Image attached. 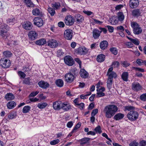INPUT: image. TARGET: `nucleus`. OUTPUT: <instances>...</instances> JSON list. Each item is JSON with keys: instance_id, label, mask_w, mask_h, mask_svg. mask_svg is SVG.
<instances>
[{"instance_id": "a19ab883", "label": "nucleus", "mask_w": 146, "mask_h": 146, "mask_svg": "<svg viewBox=\"0 0 146 146\" xmlns=\"http://www.w3.org/2000/svg\"><path fill=\"white\" fill-rule=\"evenodd\" d=\"M145 60L140 59H138L136 61L137 63L139 66L144 65Z\"/></svg>"}, {"instance_id": "6e6d98bb", "label": "nucleus", "mask_w": 146, "mask_h": 146, "mask_svg": "<svg viewBox=\"0 0 146 146\" xmlns=\"http://www.w3.org/2000/svg\"><path fill=\"white\" fill-rule=\"evenodd\" d=\"M60 140L59 139H56L51 141L50 143L52 145H55L58 144Z\"/></svg>"}, {"instance_id": "a878e982", "label": "nucleus", "mask_w": 146, "mask_h": 146, "mask_svg": "<svg viewBox=\"0 0 146 146\" xmlns=\"http://www.w3.org/2000/svg\"><path fill=\"white\" fill-rule=\"evenodd\" d=\"M105 58V55L103 54L98 55L97 57V60L98 62H103Z\"/></svg>"}, {"instance_id": "79ce46f5", "label": "nucleus", "mask_w": 146, "mask_h": 146, "mask_svg": "<svg viewBox=\"0 0 146 146\" xmlns=\"http://www.w3.org/2000/svg\"><path fill=\"white\" fill-rule=\"evenodd\" d=\"M48 11L51 16H53L54 15L55 12L54 9L52 7L48 8Z\"/></svg>"}, {"instance_id": "13d9d810", "label": "nucleus", "mask_w": 146, "mask_h": 146, "mask_svg": "<svg viewBox=\"0 0 146 146\" xmlns=\"http://www.w3.org/2000/svg\"><path fill=\"white\" fill-rule=\"evenodd\" d=\"M131 41L136 45H139V41L137 38L135 39H132Z\"/></svg>"}, {"instance_id": "c756f323", "label": "nucleus", "mask_w": 146, "mask_h": 146, "mask_svg": "<svg viewBox=\"0 0 146 146\" xmlns=\"http://www.w3.org/2000/svg\"><path fill=\"white\" fill-rule=\"evenodd\" d=\"M128 73L125 72L122 73L121 77L123 81L127 82L128 80Z\"/></svg>"}, {"instance_id": "f257e3e1", "label": "nucleus", "mask_w": 146, "mask_h": 146, "mask_svg": "<svg viewBox=\"0 0 146 146\" xmlns=\"http://www.w3.org/2000/svg\"><path fill=\"white\" fill-rule=\"evenodd\" d=\"M118 109L117 106L113 105L106 106L104 111L105 113V116L107 118H111L117 111Z\"/></svg>"}, {"instance_id": "4c0bfd02", "label": "nucleus", "mask_w": 146, "mask_h": 146, "mask_svg": "<svg viewBox=\"0 0 146 146\" xmlns=\"http://www.w3.org/2000/svg\"><path fill=\"white\" fill-rule=\"evenodd\" d=\"M48 104L46 102H40L38 104L37 107L40 109H43L46 107Z\"/></svg>"}, {"instance_id": "412c9836", "label": "nucleus", "mask_w": 146, "mask_h": 146, "mask_svg": "<svg viewBox=\"0 0 146 146\" xmlns=\"http://www.w3.org/2000/svg\"><path fill=\"white\" fill-rule=\"evenodd\" d=\"M141 12L140 9H136L132 11V15L134 17H138L141 16Z\"/></svg>"}, {"instance_id": "de8ad7c7", "label": "nucleus", "mask_w": 146, "mask_h": 146, "mask_svg": "<svg viewBox=\"0 0 146 146\" xmlns=\"http://www.w3.org/2000/svg\"><path fill=\"white\" fill-rule=\"evenodd\" d=\"M52 7L56 9H58L60 7V4L59 2H56L51 4Z\"/></svg>"}, {"instance_id": "69168bd1", "label": "nucleus", "mask_w": 146, "mask_h": 146, "mask_svg": "<svg viewBox=\"0 0 146 146\" xmlns=\"http://www.w3.org/2000/svg\"><path fill=\"white\" fill-rule=\"evenodd\" d=\"M119 65V63L117 61H115L112 63V66L114 65L115 67H118Z\"/></svg>"}, {"instance_id": "37998d69", "label": "nucleus", "mask_w": 146, "mask_h": 146, "mask_svg": "<svg viewBox=\"0 0 146 146\" xmlns=\"http://www.w3.org/2000/svg\"><path fill=\"white\" fill-rule=\"evenodd\" d=\"M124 108L125 110L129 111L132 110H134L135 109V108L134 107L130 106H126L124 107Z\"/></svg>"}, {"instance_id": "052dcab7", "label": "nucleus", "mask_w": 146, "mask_h": 146, "mask_svg": "<svg viewBox=\"0 0 146 146\" xmlns=\"http://www.w3.org/2000/svg\"><path fill=\"white\" fill-rule=\"evenodd\" d=\"M117 30L119 31H124V29L123 26L120 25L117 27L116 28Z\"/></svg>"}, {"instance_id": "f03ea898", "label": "nucleus", "mask_w": 146, "mask_h": 146, "mask_svg": "<svg viewBox=\"0 0 146 146\" xmlns=\"http://www.w3.org/2000/svg\"><path fill=\"white\" fill-rule=\"evenodd\" d=\"M8 26L6 24L2 25L0 28V35L5 40H6L9 36Z\"/></svg>"}, {"instance_id": "5701e85b", "label": "nucleus", "mask_w": 146, "mask_h": 146, "mask_svg": "<svg viewBox=\"0 0 146 146\" xmlns=\"http://www.w3.org/2000/svg\"><path fill=\"white\" fill-rule=\"evenodd\" d=\"M108 45V43L107 41L104 40L101 42L100 43V48L102 50L105 49Z\"/></svg>"}, {"instance_id": "9b49d317", "label": "nucleus", "mask_w": 146, "mask_h": 146, "mask_svg": "<svg viewBox=\"0 0 146 146\" xmlns=\"http://www.w3.org/2000/svg\"><path fill=\"white\" fill-rule=\"evenodd\" d=\"M34 24L38 27H42L43 25L42 19L39 17H36L34 19Z\"/></svg>"}, {"instance_id": "f8f14e48", "label": "nucleus", "mask_w": 146, "mask_h": 146, "mask_svg": "<svg viewBox=\"0 0 146 146\" xmlns=\"http://www.w3.org/2000/svg\"><path fill=\"white\" fill-rule=\"evenodd\" d=\"M38 34L37 32L34 31H31L28 33V36L29 39L32 40L36 39L38 36Z\"/></svg>"}, {"instance_id": "774afa93", "label": "nucleus", "mask_w": 146, "mask_h": 146, "mask_svg": "<svg viewBox=\"0 0 146 146\" xmlns=\"http://www.w3.org/2000/svg\"><path fill=\"white\" fill-rule=\"evenodd\" d=\"M140 146H146V141L142 140L139 143Z\"/></svg>"}, {"instance_id": "f704fd0d", "label": "nucleus", "mask_w": 146, "mask_h": 146, "mask_svg": "<svg viewBox=\"0 0 146 146\" xmlns=\"http://www.w3.org/2000/svg\"><path fill=\"white\" fill-rule=\"evenodd\" d=\"M24 1L28 7H34V4L32 2L31 0H25Z\"/></svg>"}, {"instance_id": "338daca9", "label": "nucleus", "mask_w": 146, "mask_h": 146, "mask_svg": "<svg viewBox=\"0 0 146 146\" xmlns=\"http://www.w3.org/2000/svg\"><path fill=\"white\" fill-rule=\"evenodd\" d=\"M138 143L135 141H134L129 144L130 146H138Z\"/></svg>"}, {"instance_id": "bb28decb", "label": "nucleus", "mask_w": 146, "mask_h": 146, "mask_svg": "<svg viewBox=\"0 0 146 146\" xmlns=\"http://www.w3.org/2000/svg\"><path fill=\"white\" fill-rule=\"evenodd\" d=\"M124 117L123 114L119 113L116 114L114 117L113 118L116 120H119L122 119Z\"/></svg>"}, {"instance_id": "3c124183", "label": "nucleus", "mask_w": 146, "mask_h": 146, "mask_svg": "<svg viewBox=\"0 0 146 146\" xmlns=\"http://www.w3.org/2000/svg\"><path fill=\"white\" fill-rule=\"evenodd\" d=\"M96 133L100 134L101 133L102 131L100 125L98 126L94 129Z\"/></svg>"}, {"instance_id": "7c9ffc66", "label": "nucleus", "mask_w": 146, "mask_h": 146, "mask_svg": "<svg viewBox=\"0 0 146 146\" xmlns=\"http://www.w3.org/2000/svg\"><path fill=\"white\" fill-rule=\"evenodd\" d=\"M15 98L14 95L11 93H7L5 96V98L7 100H13Z\"/></svg>"}, {"instance_id": "09e8293b", "label": "nucleus", "mask_w": 146, "mask_h": 146, "mask_svg": "<svg viewBox=\"0 0 146 146\" xmlns=\"http://www.w3.org/2000/svg\"><path fill=\"white\" fill-rule=\"evenodd\" d=\"M81 123L80 122L78 123L75 126L74 128L71 131V133H73L74 132H75V131L78 129L80 126Z\"/></svg>"}, {"instance_id": "c85d7f7f", "label": "nucleus", "mask_w": 146, "mask_h": 146, "mask_svg": "<svg viewBox=\"0 0 146 146\" xmlns=\"http://www.w3.org/2000/svg\"><path fill=\"white\" fill-rule=\"evenodd\" d=\"M33 15L35 16L39 15H41V12L40 10L38 8H34L32 10Z\"/></svg>"}, {"instance_id": "bf43d9fd", "label": "nucleus", "mask_w": 146, "mask_h": 146, "mask_svg": "<svg viewBox=\"0 0 146 146\" xmlns=\"http://www.w3.org/2000/svg\"><path fill=\"white\" fill-rule=\"evenodd\" d=\"M8 119L10 120L14 118L15 116L13 113H10L8 114Z\"/></svg>"}, {"instance_id": "5fc2aeb1", "label": "nucleus", "mask_w": 146, "mask_h": 146, "mask_svg": "<svg viewBox=\"0 0 146 146\" xmlns=\"http://www.w3.org/2000/svg\"><path fill=\"white\" fill-rule=\"evenodd\" d=\"M121 64L123 67H126L130 65V64L126 61L121 62Z\"/></svg>"}, {"instance_id": "ddd939ff", "label": "nucleus", "mask_w": 146, "mask_h": 146, "mask_svg": "<svg viewBox=\"0 0 146 146\" xmlns=\"http://www.w3.org/2000/svg\"><path fill=\"white\" fill-rule=\"evenodd\" d=\"M58 43L56 40L55 39H51L48 40V45L52 48H54L57 47L58 46Z\"/></svg>"}, {"instance_id": "864d4df0", "label": "nucleus", "mask_w": 146, "mask_h": 146, "mask_svg": "<svg viewBox=\"0 0 146 146\" xmlns=\"http://www.w3.org/2000/svg\"><path fill=\"white\" fill-rule=\"evenodd\" d=\"M23 84L27 85H30L29 78H25L23 82Z\"/></svg>"}, {"instance_id": "0eeeda50", "label": "nucleus", "mask_w": 146, "mask_h": 146, "mask_svg": "<svg viewBox=\"0 0 146 146\" xmlns=\"http://www.w3.org/2000/svg\"><path fill=\"white\" fill-rule=\"evenodd\" d=\"M74 19L73 17L70 15L67 16L65 19V23L67 25H72L74 23Z\"/></svg>"}, {"instance_id": "f3484780", "label": "nucleus", "mask_w": 146, "mask_h": 146, "mask_svg": "<svg viewBox=\"0 0 146 146\" xmlns=\"http://www.w3.org/2000/svg\"><path fill=\"white\" fill-rule=\"evenodd\" d=\"M129 6L131 8H134L137 7L139 4L138 0H130Z\"/></svg>"}, {"instance_id": "20e7f679", "label": "nucleus", "mask_w": 146, "mask_h": 146, "mask_svg": "<svg viewBox=\"0 0 146 146\" xmlns=\"http://www.w3.org/2000/svg\"><path fill=\"white\" fill-rule=\"evenodd\" d=\"M128 119L131 121H134L137 120L139 117V113L137 111L132 110L129 111L127 115Z\"/></svg>"}, {"instance_id": "ea45409f", "label": "nucleus", "mask_w": 146, "mask_h": 146, "mask_svg": "<svg viewBox=\"0 0 146 146\" xmlns=\"http://www.w3.org/2000/svg\"><path fill=\"white\" fill-rule=\"evenodd\" d=\"M4 56L6 58H9L11 57L12 55V54L11 52L6 51L3 52Z\"/></svg>"}, {"instance_id": "a211bd4d", "label": "nucleus", "mask_w": 146, "mask_h": 146, "mask_svg": "<svg viewBox=\"0 0 146 146\" xmlns=\"http://www.w3.org/2000/svg\"><path fill=\"white\" fill-rule=\"evenodd\" d=\"M39 87L43 89H46L49 86V84L44 81L41 80L38 83Z\"/></svg>"}, {"instance_id": "c03bdc74", "label": "nucleus", "mask_w": 146, "mask_h": 146, "mask_svg": "<svg viewBox=\"0 0 146 146\" xmlns=\"http://www.w3.org/2000/svg\"><path fill=\"white\" fill-rule=\"evenodd\" d=\"M15 20L14 18L13 17L11 19H8L7 20V22L8 24L13 25L15 22Z\"/></svg>"}, {"instance_id": "72a5a7b5", "label": "nucleus", "mask_w": 146, "mask_h": 146, "mask_svg": "<svg viewBox=\"0 0 146 146\" xmlns=\"http://www.w3.org/2000/svg\"><path fill=\"white\" fill-rule=\"evenodd\" d=\"M46 42V41L45 39L42 38L37 40L36 42V44L38 45H43L45 44Z\"/></svg>"}, {"instance_id": "2f4dec72", "label": "nucleus", "mask_w": 146, "mask_h": 146, "mask_svg": "<svg viewBox=\"0 0 146 146\" xmlns=\"http://www.w3.org/2000/svg\"><path fill=\"white\" fill-rule=\"evenodd\" d=\"M112 83L113 79L108 78L106 82V83L107 84V87L109 90H110L112 87Z\"/></svg>"}, {"instance_id": "4468645a", "label": "nucleus", "mask_w": 146, "mask_h": 146, "mask_svg": "<svg viewBox=\"0 0 146 146\" xmlns=\"http://www.w3.org/2000/svg\"><path fill=\"white\" fill-rule=\"evenodd\" d=\"M141 88V86L137 82H134L132 84V89L134 91H139Z\"/></svg>"}, {"instance_id": "423d86ee", "label": "nucleus", "mask_w": 146, "mask_h": 146, "mask_svg": "<svg viewBox=\"0 0 146 146\" xmlns=\"http://www.w3.org/2000/svg\"><path fill=\"white\" fill-rule=\"evenodd\" d=\"M73 32L72 30L67 29L66 30L64 33V38L68 40L72 39L73 37Z\"/></svg>"}, {"instance_id": "393cba45", "label": "nucleus", "mask_w": 146, "mask_h": 146, "mask_svg": "<svg viewBox=\"0 0 146 146\" xmlns=\"http://www.w3.org/2000/svg\"><path fill=\"white\" fill-rule=\"evenodd\" d=\"M16 103L13 101L9 102L7 104V106L8 109H12L16 106Z\"/></svg>"}, {"instance_id": "c9c22d12", "label": "nucleus", "mask_w": 146, "mask_h": 146, "mask_svg": "<svg viewBox=\"0 0 146 146\" xmlns=\"http://www.w3.org/2000/svg\"><path fill=\"white\" fill-rule=\"evenodd\" d=\"M118 19L120 21H123L124 19V16L122 13L119 12L117 14Z\"/></svg>"}, {"instance_id": "473e14b6", "label": "nucleus", "mask_w": 146, "mask_h": 146, "mask_svg": "<svg viewBox=\"0 0 146 146\" xmlns=\"http://www.w3.org/2000/svg\"><path fill=\"white\" fill-rule=\"evenodd\" d=\"M56 85L59 87H61L63 86L64 85V82L63 80L60 79L56 80L55 82Z\"/></svg>"}, {"instance_id": "cd10ccee", "label": "nucleus", "mask_w": 146, "mask_h": 146, "mask_svg": "<svg viewBox=\"0 0 146 146\" xmlns=\"http://www.w3.org/2000/svg\"><path fill=\"white\" fill-rule=\"evenodd\" d=\"M90 138L87 137H85L82 139L79 140L80 142V144L81 145H83L89 143V141L90 140Z\"/></svg>"}, {"instance_id": "39448f33", "label": "nucleus", "mask_w": 146, "mask_h": 146, "mask_svg": "<svg viewBox=\"0 0 146 146\" xmlns=\"http://www.w3.org/2000/svg\"><path fill=\"white\" fill-rule=\"evenodd\" d=\"M11 64V62L9 60H8L5 58H1L0 60V65L2 67L7 68L9 67Z\"/></svg>"}, {"instance_id": "58836bf2", "label": "nucleus", "mask_w": 146, "mask_h": 146, "mask_svg": "<svg viewBox=\"0 0 146 146\" xmlns=\"http://www.w3.org/2000/svg\"><path fill=\"white\" fill-rule=\"evenodd\" d=\"M91 94L90 92H88L86 94H82L80 95V98L82 99H85L87 98V96Z\"/></svg>"}, {"instance_id": "aec40b11", "label": "nucleus", "mask_w": 146, "mask_h": 146, "mask_svg": "<svg viewBox=\"0 0 146 146\" xmlns=\"http://www.w3.org/2000/svg\"><path fill=\"white\" fill-rule=\"evenodd\" d=\"M93 36L94 39L98 38L100 36L101 31H100L97 29H94L93 31Z\"/></svg>"}, {"instance_id": "6e6552de", "label": "nucleus", "mask_w": 146, "mask_h": 146, "mask_svg": "<svg viewBox=\"0 0 146 146\" xmlns=\"http://www.w3.org/2000/svg\"><path fill=\"white\" fill-rule=\"evenodd\" d=\"M88 50L84 47H80L76 50V52L80 55H84L87 54Z\"/></svg>"}, {"instance_id": "4be33fe9", "label": "nucleus", "mask_w": 146, "mask_h": 146, "mask_svg": "<svg viewBox=\"0 0 146 146\" xmlns=\"http://www.w3.org/2000/svg\"><path fill=\"white\" fill-rule=\"evenodd\" d=\"M71 108V106L70 105L62 102L61 109H63L64 111H68Z\"/></svg>"}, {"instance_id": "6ab92c4d", "label": "nucleus", "mask_w": 146, "mask_h": 146, "mask_svg": "<svg viewBox=\"0 0 146 146\" xmlns=\"http://www.w3.org/2000/svg\"><path fill=\"white\" fill-rule=\"evenodd\" d=\"M74 17L76 22L78 23H82L84 20L83 16L79 14H76L75 15Z\"/></svg>"}, {"instance_id": "b1692460", "label": "nucleus", "mask_w": 146, "mask_h": 146, "mask_svg": "<svg viewBox=\"0 0 146 146\" xmlns=\"http://www.w3.org/2000/svg\"><path fill=\"white\" fill-rule=\"evenodd\" d=\"M80 74L81 77L84 78H86L88 76V73L84 69L81 70L80 72Z\"/></svg>"}, {"instance_id": "9d476101", "label": "nucleus", "mask_w": 146, "mask_h": 146, "mask_svg": "<svg viewBox=\"0 0 146 146\" xmlns=\"http://www.w3.org/2000/svg\"><path fill=\"white\" fill-rule=\"evenodd\" d=\"M65 81L68 83H71L74 80V75L70 73L66 74L65 76Z\"/></svg>"}, {"instance_id": "2eb2a0df", "label": "nucleus", "mask_w": 146, "mask_h": 146, "mask_svg": "<svg viewBox=\"0 0 146 146\" xmlns=\"http://www.w3.org/2000/svg\"><path fill=\"white\" fill-rule=\"evenodd\" d=\"M62 102L60 101H56L54 102L53 107L55 110H59L61 109Z\"/></svg>"}, {"instance_id": "0e129e2a", "label": "nucleus", "mask_w": 146, "mask_h": 146, "mask_svg": "<svg viewBox=\"0 0 146 146\" xmlns=\"http://www.w3.org/2000/svg\"><path fill=\"white\" fill-rule=\"evenodd\" d=\"M18 73L19 75L20 76L21 78H24L26 76V75L24 73V72L21 71H19L18 72Z\"/></svg>"}, {"instance_id": "680f3d73", "label": "nucleus", "mask_w": 146, "mask_h": 146, "mask_svg": "<svg viewBox=\"0 0 146 146\" xmlns=\"http://www.w3.org/2000/svg\"><path fill=\"white\" fill-rule=\"evenodd\" d=\"M140 99L143 101H146V93L141 95L140 96Z\"/></svg>"}, {"instance_id": "8fccbe9b", "label": "nucleus", "mask_w": 146, "mask_h": 146, "mask_svg": "<svg viewBox=\"0 0 146 146\" xmlns=\"http://www.w3.org/2000/svg\"><path fill=\"white\" fill-rule=\"evenodd\" d=\"M132 68L133 69L135 70L136 72L138 71L143 72L145 71L144 69L139 68L135 67H132Z\"/></svg>"}, {"instance_id": "e2e57ef3", "label": "nucleus", "mask_w": 146, "mask_h": 146, "mask_svg": "<svg viewBox=\"0 0 146 146\" xmlns=\"http://www.w3.org/2000/svg\"><path fill=\"white\" fill-rule=\"evenodd\" d=\"M105 96L104 93L102 92H99L97 93V97L98 98L104 96Z\"/></svg>"}, {"instance_id": "49530a36", "label": "nucleus", "mask_w": 146, "mask_h": 146, "mask_svg": "<svg viewBox=\"0 0 146 146\" xmlns=\"http://www.w3.org/2000/svg\"><path fill=\"white\" fill-rule=\"evenodd\" d=\"M31 109V107L28 106H24L23 110V113H26L28 112Z\"/></svg>"}, {"instance_id": "1a4fd4ad", "label": "nucleus", "mask_w": 146, "mask_h": 146, "mask_svg": "<svg viewBox=\"0 0 146 146\" xmlns=\"http://www.w3.org/2000/svg\"><path fill=\"white\" fill-rule=\"evenodd\" d=\"M64 60L65 63L68 66H72L73 65L74 63L72 58L69 55L65 56L64 58Z\"/></svg>"}, {"instance_id": "7ed1b4c3", "label": "nucleus", "mask_w": 146, "mask_h": 146, "mask_svg": "<svg viewBox=\"0 0 146 146\" xmlns=\"http://www.w3.org/2000/svg\"><path fill=\"white\" fill-rule=\"evenodd\" d=\"M131 25L133 28V33L135 35H139L141 33L142 31V29L139 27L138 23L135 22H131Z\"/></svg>"}, {"instance_id": "dca6fc26", "label": "nucleus", "mask_w": 146, "mask_h": 146, "mask_svg": "<svg viewBox=\"0 0 146 146\" xmlns=\"http://www.w3.org/2000/svg\"><path fill=\"white\" fill-rule=\"evenodd\" d=\"M22 26L24 29L27 30H31L33 27L32 24L29 21L25 22L22 25Z\"/></svg>"}, {"instance_id": "e433bc0d", "label": "nucleus", "mask_w": 146, "mask_h": 146, "mask_svg": "<svg viewBox=\"0 0 146 146\" xmlns=\"http://www.w3.org/2000/svg\"><path fill=\"white\" fill-rule=\"evenodd\" d=\"M107 75L108 76V78L112 79L113 78H115L117 77L116 73L114 72L107 74Z\"/></svg>"}, {"instance_id": "a18cd8bd", "label": "nucleus", "mask_w": 146, "mask_h": 146, "mask_svg": "<svg viewBox=\"0 0 146 146\" xmlns=\"http://www.w3.org/2000/svg\"><path fill=\"white\" fill-rule=\"evenodd\" d=\"M111 52L115 55H116L118 53V50L115 47H112L110 49Z\"/></svg>"}, {"instance_id": "4d7b16f0", "label": "nucleus", "mask_w": 146, "mask_h": 146, "mask_svg": "<svg viewBox=\"0 0 146 146\" xmlns=\"http://www.w3.org/2000/svg\"><path fill=\"white\" fill-rule=\"evenodd\" d=\"M109 21L112 25H115L117 23V21L113 19V18H110Z\"/></svg>"}, {"instance_id": "603ef678", "label": "nucleus", "mask_w": 146, "mask_h": 146, "mask_svg": "<svg viewBox=\"0 0 146 146\" xmlns=\"http://www.w3.org/2000/svg\"><path fill=\"white\" fill-rule=\"evenodd\" d=\"M78 71L75 68L72 69L70 71V72L73 74V75H76L78 73Z\"/></svg>"}]
</instances>
